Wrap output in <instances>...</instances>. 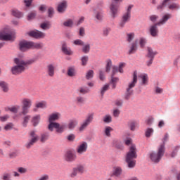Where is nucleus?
I'll return each instance as SVG.
<instances>
[{"mask_svg": "<svg viewBox=\"0 0 180 180\" xmlns=\"http://www.w3.org/2000/svg\"><path fill=\"white\" fill-rule=\"evenodd\" d=\"M62 51L63 53L68 56H71L73 53L72 51L70 49V47L67 46L65 43H63L62 45Z\"/></svg>", "mask_w": 180, "mask_h": 180, "instance_id": "5701e85b", "label": "nucleus"}, {"mask_svg": "<svg viewBox=\"0 0 180 180\" xmlns=\"http://www.w3.org/2000/svg\"><path fill=\"white\" fill-rule=\"evenodd\" d=\"M11 15L17 18H22L23 17V13L18 9H12Z\"/></svg>", "mask_w": 180, "mask_h": 180, "instance_id": "bb28decb", "label": "nucleus"}, {"mask_svg": "<svg viewBox=\"0 0 180 180\" xmlns=\"http://www.w3.org/2000/svg\"><path fill=\"white\" fill-rule=\"evenodd\" d=\"M125 65H126V63H120V64H119V68L117 67V66H116V65H113L112 66V76H115V75L117 72H119L120 73H121V74H123V72H124V70H123V68L125 67Z\"/></svg>", "mask_w": 180, "mask_h": 180, "instance_id": "2eb2a0df", "label": "nucleus"}, {"mask_svg": "<svg viewBox=\"0 0 180 180\" xmlns=\"http://www.w3.org/2000/svg\"><path fill=\"white\" fill-rule=\"evenodd\" d=\"M37 58H32L27 60H23V56H19L14 58L15 65L11 68V72L14 75H18L23 73L26 70L27 65H32L36 63Z\"/></svg>", "mask_w": 180, "mask_h": 180, "instance_id": "f257e3e1", "label": "nucleus"}, {"mask_svg": "<svg viewBox=\"0 0 180 180\" xmlns=\"http://www.w3.org/2000/svg\"><path fill=\"white\" fill-rule=\"evenodd\" d=\"M119 81L118 77H114V76H111V84H112V89H115L116 88V84Z\"/></svg>", "mask_w": 180, "mask_h": 180, "instance_id": "c03bdc74", "label": "nucleus"}, {"mask_svg": "<svg viewBox=\"0 0 180 180\" xmlns=\"http://www.w3.org/2000/svg\"><path fill=\"white\" fill-rule=\"evenodd\" d=\"M165 153V145H160L158 149V152H152L149 154V158L152 162L158 164L160 162Z\"/></svg>", "mask_w": 180, "mask_h": 180, "instance_id": "39448f33", "label": "nucleus"}, {"mask_svg": "<svg viewBox=\"0 0 180 180\" xmlns=\"http://www.w3.org/2000/svg\"><path fill=\"white\" fill-rule=\"evenodd\" d=\"M137 50V41H134L131 43L130 46V49L129 50V54H133Z\"/></svg>", "mask_w": 180, "mask_h": 180, "instance_id": "7c9ffc66", "label": "nucleus"}, {"mask_svg": "<svg viewBox=\"0 0 180 180\" xmlns=\"http://www.w3.org/2000/svg\"><path fill=\"white\" fill-rule=\"evenodd\" d=\"M23 3L25 4V7L29 8V7H30V6L32 4V1H31V0H23Z\"/></svg>", "mask_w": 180, "mask_h": 180, "instance_id": "e2e57ef3", "label": "nucleus"}, {"mask_svg": "<svg viewBox=\"0 0 180 180\" xmlns=\"http://www.w3.org/2000/svg\"><path fill=\"white\" fill-rule=\"evenodd\" d=\"M172 18V14L166 13L162 15V18L157 23L152 25L150 27L149 31L150 34L153 37H157L158 36V26H161L165 25L169 19Z\"/></svg>", "mask_w": 180, "mask_h": 180, "instance_id": "7ed1b4c3", "label": "nucleus"}, {"mask_svg": "<svg viewBox=\"0 0 180 180\" xmlns=\"http://www.w3.org/2000/svg\"><path fill=\"white\" fill-rule=\"evenodd\" d=\"M21 104H22L21 114L23 115H27V113H29L30 108L32 105V100L30 98H27L26 97H25L24 98L22 99Z\"/></svg>", "mask_w": 180, "mask_h": 180, "instance_id": "6e6552de", "label": "nucleus"}, {"mask_svg": "<svg viewBox=\"0 0 180 180\" xmlns=\"http://www.w3.org/2000/svg\"><path fill=\"white\" fill-rule=\"evenodd\" d=\"M171 1V0H164L163 2L158 6V10L162 11L165 7L167 6V4Z\"/></svg>", "mask_w": 180, "mask_h": 180, "instance_id": "58836bf2", "label": "nucleus"}, {"mask_svg": "<svg viewBox=\"0 0 180 180\" xmlns=\"http://www.w3.org/2000/svg\"><path fill=\"white\" fill-rule=\"evenodd\" d=\"M79 91L80 94L84 95L86 94L89 93L90 90H89V89H88V87H80L79 89Z\"/></svg>", "mask_w": 180, "mask_h": 180, "instance_id": "de8ad7c7", "label": "nucleus"}, {"mask_svg": "<svg viewBox=\"0 0 180 180\" xmlns=\"http://www.w3.org/2000/svg\"><path fill=\"white\" fill-rule=\"evenodd\" d=\"M134 38V33H128L127 34V41L128 42H131L132 40H133V39Z\"/></svg>", "mask_w": 180, "mask_h": 180, "instance_id": "bf43d9fd", "label": "nucleus"}, {"mask_svg": "<svg viewBox=\"0 0 180 180\" xmlns=\"http://www.w3.org/2000/svg\"><path fill=\"white\" fill-rule=\"evenodd\" d=\"M1 90L4 93L9 91V85L6 84V82H1Z\"/></svg>", "mask_w": 180, "mask_h": 180, "instance_id": "2f4dec72", "label": "nucleus"}, {"mask_svg": "<svg viewBox=\"0 0 180 180\" xmlns=\"http://www.w3.org/2000/svg\"><path fill=\"white\" fill-rule=\"evenodd\" d=\"M137 158L136 148L135 145H131L129 148V151L126 156V162L129 168H134L136 165L135 159Z\"/></svg>", "mask_w": 180, "mask_h": 180, "instance_id": "20e7f679", "label": "nucleus"}, {"mask_svg": "<svg viewBox=\"0 0 180 180\" xmlns=\"http://www.w3.org/2000/svg\"><path fill=\"white\" fill-rule=\"evenodd\" d=\"M73 44L75 46H83L84 44V42L82 40L77 39L74 40Z\"/></svg>", "mask_w": 180, "mask_h": 180, "instance_id": "09e8293b", "label": "nucleus"}, {"mask_svg": "<svg viewBox=\"0 0 180 180\" xmlns=\"http://www.w3.org/2000/svg\"><path fill=\"white\" fill-rule=\"evenodd\" d=\"M168 8L170 11L179 10L180 8V6L178 4L172 3L169 5Z\"/></svg>", "mask_w": 180, "mask_h": 180, "instance_id": "c9c22d12", "label": "nucleus"}, {"mask_svg": "<svg viewBox=\"0 0 180 180\" xmlns=\"http://www.w3.org/2000/svg\"><path fill=\"white\" fill-rule=\"evenodd\" d=\"M68 75L69 77H73L75 75V69L72 68H70L68 71Z\"/></svg>", "mask_w": 180, "mask_h": 180, "instance_id": "4d7b16f0", "label": "nucleus"}, {"mask_svg": "<svg viewBox=\"0 0 180 180\" xmlns=\"http://www.w3.org/2000/svg\"><path fill=\"white\" fill-rule=\"evenodd\" d=\"M76 159V155L71 150H68L65 155V160L68 162H74Z\"/></svg>", "mask_w": 180, "mask_h": 180, "instance_id": "f3484780", "label": "nucleus"}, {"mask_svg": "<svg viewBox=\"0 0 180 180\" xmlns=\"http://www.w3.org/2000/svg\"><path fill=\"white\" fill-rule=\"evenodd\" d=\"M94 18L98 20L101 21L103 19V13L101 11H96L94 13Z\"/></svg>", "mask_w": 180, "mask_h": 180, "instance_id": "ea45409f", "label": "nucleus"}, {"mask_svg": "<svg viewBox=\"0 0 180 180\" xmlns=\"http://www.w3.org/2000/svg\"><path fill=\"white\" fill-rule=\"evenodd\" d=\"M120 114V110H118V108H116V110H114L113 116L115 117H118Z\"/></svg>", "mask_w": 180, "mask_h": 180, "instance_id": "774afa93", "label": "nucleus"}, {"mask_svg": "<svg viewBox=\"0 0 180 180\" xmlns=\"http://www.w3.org/2000/svg\"><path fill=\"white\" fill-rule=\"evenodd\" d=\"M3 180H11V174L6 173L3 174Z\"/></svg>", "mask_w": 180, "mask_h": 180, "instance_id": "338daca9", "label": "nucleus"}, {"mask_svg": "<svg viewBox=\"0 0 180 180\" xmlns=\"http://www.w3.org/2000/svg\"><path fill=\"white\" fill-rule=\"evenodd\" d=\"M28 35L30 37L34 38V39H41L45 37V34L39 30H32L27 32Z\"/></svg>", "mask_w": 180, "mask_h": 180, "instance_id": "4468645a", "label": "nucleus"}, {"mask_svg": "<svg viewBox=\"0 0 180 180\" xmlns=\"http://www.w3.org/2000/svg\"><path fill=\"white\" fill-rule=\"evenodd\" d=\"M77 124L78 121H77V120H70L68 125H66V128L69 130H73Z\"/></svg>", "mask_w": 180, "mask_h": 180, "instance_id": "4be33fe9", "label": "nucleus"}, {"mask_svg": "<svg viewBox=\"0 0 180 180\" xmlns=\"http://www.w3.org/2000/svg\"><path fill=\"white\" fill-rule=\"evenodd\" d=\"M109 89V84H105L103 87H102L101 90V94L102 96H103L105 91H107Z\"/></svg>", "mask_w": 180, "mask_h": 180, "instance_id": "5fc2aeb1", "label": "nucleus"}, {"mask_svg": "<svg viewBox=\"0 0 180 180\" xmlns=\"http://www.w3.org/2000/svg\"><path fill=\"white\" fill-rule=\"evenodd\" d=\"M103 121L105 123H110L112 122L111 115H105V117H103Z\"/></svg>", "mask_w": 180, "mask_h": 180, "instance_id": "3c124183", "label": "nucleus"}, {"mask_svg": "<svg viewBox=\"0 0 180 180\" xmlns=\"http://www.w3.org/2000/svg\"><path fill=\"white\" fill-rule=\"evenodd\" d=\"M110 31H111V29L110 27H104L103 29V36L108 37Z\"/></svg>", "mask_w": 180, "mask_h": 180, "instance_id": "603ef678", "label": "nucleus"}, {"mask_svg": "<svg viewBox=\"0 0 180 180\" xmlns=\"http://www.w3.org/2000/svg\"><path fill=\"white\" fill-rule=\"evenodd\" d=\"M86 172L85 167L83 165H78L76 167H74L70 174V177L75 178L78 174H82Z\"/></svg>", "mask_w": 180, "mask_h": 180, "instance_id": "1a4fd4ad", "label": "nucleus"}, {"mask_svg": "<svg viewBox=\"0 0 180 180\" xmlns=\"http://www.w3.org/2000/svg\"><path fill=\"white\" fill-rule=\"evenodd\" d=\"M94 71L92 70H89L87 71V72L86 73V79L89 80L91 79L94 77Z\"/></svg>", "mask_w": 180, "mask_h": 180, "instance_id": "37998d69", "label": "nucleus"}, {"mask_svg": "<svg viewBox=\"0 0 180 180\" xmlns=\"http://www.w3.org/2000/svg\"><path fill=\"white\" fill-rule=\"evenodd\" d=\"M88 148V145L86 142H82L79 146H78L77 148V153L79 155H82L85 152H86Z\"/></svg>", "mask_w": 180, "mask_h": 180, "instance_id": "aec40b11", "label": "nucleus"}, {"mask_svg": "<svg viewBox=\"0 0 180 180\" xmlns=\"http://www.w3.org/2000/svg\"><path fill=\"white\" fill-rule=\"evenodd\" d=\"M93 120L94 114H88L87 117H86V119L83 120V122H82L79 128V131L82 132L85 130L89 124L93 121Z\"/></svg>", "mask_w": 180, "mask_h": 180, "instance_id": "9d476101", "label": "nucleus"}, {"mask_svg": "<svg viewBox=\"0 0 180 180\" xmlns=\"http://www.w3.org/2000/svg\"><path fill=\"white\" fill-rule=\"evenodd\" d=\"M60 112H52L49 115V125L47 127L48 129L52 132L53 131V129H56V133L58 134H62L64 130L66 129L65 124H63L62 125H60L58 122H54L55 121H58L60 117Z\"/></svg>", "mask_w": 180, "mask_h": 180, "instance_id": "f03ea898", "label": "nucleus"}, {"mask_svg": "<svg viewBox=\"0 0 180 180\" xmlns=\"http://www.w3.org/2000/svg\"><path fill=\"white\" fill-rule=\"evenodd\" d=\"M120 3L115 1H112L110 6V13L113 19H115L118 15V12L120 11Z\"/></svg>", "mask_w": 180, "mask_h": 180, "instance_id": "9b49d317", "label": "nucleus"}, {"mask_svg": "<svg viewBox=\"0 0 180 180\" xmlns=\"http://www.w3.org/2000/svg\"><path fill=\"white\" fill-rule=\"evenodd\" d=\"M20 109V105H12V107H4V111L11 112L13 113H18Z\"/></svg>", "mask_w": 180, "mask_h": 180, "instance_id": "412c9836", "label": "nucleus"}, {"mask_svg": "<svg viewBox=\"0 0 180 180\" xmlns=\"http://www.w3.org/2000/svg\"><path fill=\"white\" fill-rule=\"evenodd\" d=\"M133 6L129 5L127 7V11L124 13V14L122 16L121 20L119 23V27L121 28L124 27L125 24L129 22L131 20V8Z\"/></svg>", "mask_w": 180, "mask_h": 180, "instance_id": "0eeeda50", "label": "nucleus"}, {"mask_svg": "<svg viewBox=\"0 0 180 180\" xmlns=\"http://www.w3.org/2000/svg\"><path fill=\"white\" fill-rule=\"evenodd\" d=\"M30 117V115H25V117H23V121L22 122V125L23 127H27V124L29 123Z\"/></svg>", "mask_w": 180, "mask_h": 180, "instance_id": "72a5a7b5", "label": "nucleus"}, {"mask_svg": "<svg viewBox=\"0 0 180 180\" xmlns=\"http://www.w3.org/2000/svg\"><path fill=\"white\" fill-rule=\"evenodd\" d=\"M154 132L153 128H147L145 132V135L147 138H150Z\"/></svg>", "mask_w": 180, "mask_h": 180, "instance_id": "a19ab883", "label": "nucleus"}, {"mask_svg": "<svg viewBox=\"0 0 180 180\" xmlns=\"http://www.w3.org/2000/svg\"><path fill=\"white\" fill-rule=\"evenodd\" d=\"M56 67L53 64L49 63L46 65V74L50 77H53L55 75Z\"/></svg>", "mask_w": 180, "mask_h": 180, "instance_id": "a211bd4d", "label": "nucleus"}, {"mask_svg": "<svg viewBox=\"0 0 180 180\" xmlns=\"http://www.w3.org/2000/svg\"><path fill=\"white\" fill-rule=\"evenodd\" d=\"M1 39L4 41H13L15 40V33L12 32H9L8 33L1 34Z\"/></svg>", "mask_w": 180, "mask_h": 180, "instance_id": "dca6fc26", "label": "nucleus"}, {"mask_svg": "<svg viewBox=\"0 0 180 180\" xmlns=\"http://www.w3.org/2000/svg\"><path fill=\"white\" fill-rule=\"evenodd\" d=\"M122 169L120 167H117L114 168V171L112 174L110 175V176L120 177L122 175Z\"/></svg>", "mask_w": 180, "mask_h": 180, "instance_id": "b1692460", "label": "nucleus"}, {"mask_svg": "<svg viewBox=\"0 0 180 180\" xmlns=\"http://www.w3.org/2000/svg\"><path fill=\"white\" fill-rule=\"evenodd\" d=\"M76 102L79 105H82V104H84L85 100H84V97H81V96H79L76 98Z\"/></svg>", "mask_w": 180, "mask_h": 180, "instance_id": "8fccbe9b", "label": "nucleus"}, {"mask_svg": "<svg viewBox=\"0 0 180 180\" xmlns=\"http://www.w3.org/2000/svg\"><path fill=\"white\" fill-rule=\"evenodd\" d=\"M138 82L137 79V70H134L133 73V79L132 81L130 82L128 84V87L127 88L124 98L126 100H129L131 95L133 94L132 89L134 88L136 84Z\"/></svg>", "mask_w": 180, "mask_h": 180, "instance_id": "423d86ee", "label": "nucleus"}, {"mask_svg": "<svg viewBox=\"0 0 180 180\" xmlns=\"http://www.w3.org/2000/svg\"><path fill=\"white\" fill-rule=\"evenodd\" d=\"M68 6V2L65 0H63L58 3L57 6V11L59 13H63Z\"/></svg>", "mask_w": 180, "mask_h": 180, "instance_id": "6ab92c4d", "label": "nucleus"}, {"mask_svg": "<svg viewBox=\"0 0 180 180\" xmlns=\"http://www.w3.org/2000/svg\"><path fill=\"white\" fill-rule=\"evenodd\" d=\"M112 128H111V127H105V129H104V133L105 134L106 136L108 137H110L111 134L110 132L112 131Z\"/></svg>", "mask_w": 180, "mask_h": 180, "instance_id": "79ce46f5", "label": "nucleus"}, {"mask_svg": "<svg viewBox=\"0 0 180 180\" xmlns=\"http://www.w3.org/2000/svg\"><path fill=\"white\" fill-rule=\"evenodd\" d=\"M127 125L130 130L134 131L136 127V122H135V121H129Z\"/></svg>", "mask_w": 180, "mask_h": 180, "instance_id": "e433bc0d", "label": "nucleus"}, {"mask_svg": "<svg viewBox=\"0 0 180 180\" xmlns=\"http://www.w3.org/2000/svg\"><path fill=\"white\" fill-rule=\"evenodd\" d=\"M12 129H13V124H12V122H9V124H6V125H5L4 127V130L6 131L12 130Z\"/></svg>", "mask_w": 180, "mask_h": 180, "instance_id": "6e6d98bb", "label": "nucleus"}, {"mask_svg": "<svg viewBox=\"0 0 180 180\" xmlns=\"http://www.w3.org/2000/svg\"><path fill=\"white\" fill-rule=\"evenodd\" d=\"M40 120L41 115H39V114H38L37 115H34L31 120V123L34 127H37L39 124Z\"/></svg>", "mask_w": 180, "mask_h": 180, "instance_id": "393cba45", "label": "nucleus"}, {"mask_svg": "<svg viewBox=\"0 0 180 180\" xmlns=\"http://www.w3.org/2000/svg\"><path fill=\"white\" fill-rule=\"evenodd\" d=\"M79 35L84 37L85 35V30L83 27H81L79 30Z\"/></svg>", "mask_w": 180, "mask_h": 180, "instance_id": "0e129e2a", "label": "nucleus"}, {"mask_svg": "<svg viewBox=\"0 0 180 180\" xmlns=\"http://www.w3.org/2000/svg\"><path fill=\"white\" fill-rule=\"evenodd\" d=\"M82 51L83 53H88L90 51V45L89 44H84L82 46Z\"/></svg>", "mask_w": 180, "mask_h": 180, "instance_id": "49530a36", "label": "nucleus"}, {"mask_svg": "<svg viewBox=\"0 0 180 180\" xmlns=\"http://www.w3.org/2000/svg\"><path fill=\"white\" fill-rule=\"evenodd\" d=\"M30 140L25 144V148L30 149L39 140V136L36 132L32 131L30 133Z\"/></svg>", "mask_w": 180, "mask_h": 180, "instance_id": "f8f14e48", "label": "nucleus"}, {"mask_svg": "<svg viewBox=\"0 0 180 180\" xmlns=\"http://www.w3.org/2000/svg\"><path fill=\"white\" fill-rule=\"evenodd\" d=\"M89 61V57L88 56H83L81 58V62L82 66H86L87 64V62Z\"/></svg>", "mask_w": 180, "mask_h": 180, "instance_id": "a18cd8bd", "label": "nucleus"}, {"mask_svg": "<svg viewBox=\"0 0 180 180\" xmlns=\"http://www.w3.org/2000/svg\"><path fill=\"white\" fill-rule=\"evenodd\" d=\"M139 77L141 79V82H142L141 84L142 85L146 86L148 84V75H146V73H143L142 75H140L139 76Z\"/></svg>", "mask_w": 180, "mask_h": 180, "instance_id": "c85d7f7f", "label": "nucleus"}, {"mask_svg": "<svg viewBox=\"0 0 180 180\" xmlns=\"http://www.w3.org/2000/svg\"><path fill=\"white\" fill-rule=\"evenodd\" d=\"M139 44L141 48H143L146 44V39L144 37H141L139 39Z\"/></svg>", "mask_w": 180, "mask_h": 180, "instance_id": "13d9d810", "label": "nucleus"}, {"mask_svg": "<svg viewBox=\"0 0 180 180\" xmlns=\"http://www.w3.org/2000/svg\"><path fill=\"white\" fill-rule=\"evenodd\" d=\"M157 54L158 52L156 51L153 50L151 47H148V53L146 56L147 58H154Z\"/></svg>", "mask_w": 180, "mask_h": 180, "instance_id": "cd10ccee", "label": "nucleus"}, {"mask_svg": "<svg viewBox=\"0 0 180 180\" xmlns=\"http://www.w3.org/2000/svg\"><path fill=\"white\" fill-rule=\"evenodd\" d=\"M44 46L42 43L30 41V49H41Z\"/></svg>", "mask_w": 180, "mask_h": 180, "instance_id": "c756f323", "label": "nucleus"}, {"mask_svg": "<svg viewBox=\"0 0 180 180\" xmlns=\"http://www.w3.org/2000/svg\"><path fill=\"white\" fill-rule=\"evenodd\" d=\"M158 18H159L158 15H152L150 16V20L153 22H155Z\"/></svg>", "mask_w": 180, "mask_h": 180, "instance_id": "680f3d73", "label": "nucleus"}, {"mask_svg": "<svg viewBox=\"0 0 180 180\" xmlns=\"http://www.w3.org/2000/svg\"><path fill=\"white\" fill-rule=\"evenodd\" d=\"M35 107L37 108H41V109L46 108V101H39V103H37Z\"/></svg>", "mask_w": 180, "mask_h": 180, "instance_id": "4c0bfd02", "label": "nucleus"}, {"mask_svg": "<svg viewBox=\"0 0 180 180\" xmlns=\"http://www.w3.org/2000/svg\"><path fill=\"white\" fill-rule=\"evenodd\" d=\"M112 66V60L110 59L107 60L106 72H109Z\"/></svg>", "mask_w": 180, "mask_h": 180, "instance_id": "864d4df0", "label": "nucleus"}, {"mask_svg": "<svg viewBox=\"0 0 180 180\" xmlns=\"http://www.w3.org/2000/svg\"><path fill=\"white\" fill-rule=\"evenodd\" d=\"M51 26V22L49 21H46L41 24L40 27L44 30H46L50 29Z\"/></svg>", "mask_w": 180, "mask_h": 180, "instance_id": "473e14b6", "label": "nucleus"}, {"mask_svg": "<svg viewBox=\"0 0 180 180\" xmlns=\"http://www.w3.org/2000/svg\"><path fill=\"white\" fill-rule=\"evenodd\" d=\"M73 25H74V22L72 19H68L63 22V26L66 27H72Z\"/></svg>", "mask_w": 180, "mask_h": 180, "instance_id": "f704fd0d", "label": "nucleus"}, {"mask_svg": "<svg viewBox=\"0 0 180 180\" xmlns=\"http://www.w3.org/2000/svg\"><path fill=\"white\" fill-rule=\"evenodd\" d=\"M37 180H49V176L47 174L41 175Z\"/></svg>", "mask_w": 180, "mask_h": 180, "instance_id": "69168bd1", "label": "nucleus"}, {"mask_svg": "<svg viewBox=\"0 0 180 180\" xmlns=\"http://www.w3.org/2000/svg\"><path fill=\"white\" fill-rule=\"evenodd\" d=\"M50 137V134L48 132H44L40 134L39 137V141L41 143H45L47 140H49Z\"/></svg>", "mask_w": 180, "mask_h": 180, "instance_id": "a878e982", "label": "nucleus"}, {"mask_svg": "<svg viewBox=\"0 0 180 180\" xmlns=\"http://www.w3.org/2000/svg\"><path fill=\"white\" fill-rule=\"evenodd\" d=\"M35 16H36V13H35L34 12H31V13L28 15V16H27V20H33V19H34Z\"/></svg>", "mask_w": 180, "mask_h": 180, "instance_id": "052dcab7", "label": "nucleus"}, {"mask_svg": "<svg viewBox=\"0 0 180 180\" xmlns=\"http://www.w3.org/2000/svg\"><path fill=\"white\" fill-rule=\"evenodd\" d=\"M19 50L22 52H25L30 49V41L22 40L19 42L18 44Z\"/></svg>", "mask_w": 180, "mask_h": 180, "instance_id": "ddd939ff", "label": "nucleus"}]
</instances>
